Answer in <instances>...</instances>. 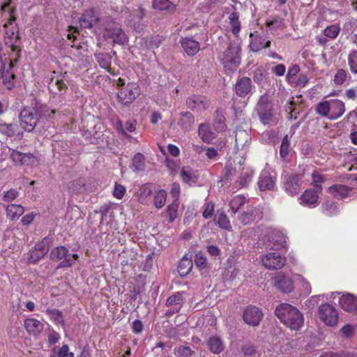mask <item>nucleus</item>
Wrapping results in <instances>:
<instances>
[{
    "label": "nucleus",
    "instance_id": "nucleus-18",
    "mask_svg": "<svg viewBox=\"0 0 357 357\" xmlns=\"http://www.w3.org/2000/svg\"><path fill=\"white\" fill-rule=\"evenodd\" d=\"M181 47L184 52L189 56H194L200 50V44L198 41L192 39V38L185 37L181 38L180 40Z\"/></svg>",
    "mask_w": 357,
    "mask_h": 357
},
{
    "label": "nucleus",
    "instance_id": "nucleus-1",
    "mask_svg": "<svg viewBox=\"0 0 357 357\" xmlns=\"http://www.w3.org/2000/svg\"><path fill=\"white\" fill-rule=\"evenodd\" d=\"M55 114V109L36 102L31 107H24L20 112L19 114L20 126L25 131L32 132L40 122V119H51L54 118Z\"/></svg>",
    "mask_w": 357,
    "mask_h": 357
},
{
    "label": "nucleus",
    "instance_id": "nucleus-44",
    "mask_svg": "<svg viewBox=\"0 0 357 357\" xmlns=\"http://www.w3.org/2000/svg\"><path fill=\"white\" fill-rule=\"evenodd\" d=\"M311 177L312 184L321 192L323 190L322 184L326 181V176L317 171H314Z\"/></svg>",
    "mask_w": 357,
    "mask_h": 357
},
{
    "label": "nucleus",
    "instance_id": "nucleus-20",
    "mask_svg": "<svg viewBox=\"0 0 357 357\" xmlns=\"http://www.w3.org/2000/svg\"><path fill=\"white\" fill-rule=\"evenodd\" d=\"M136 16H130L127 20V24L132 28L135 31L140 32L143 29L142 20L145 15V9L142 6H139L136 11Z\"/></svg>",
    "mask_w": 357,
    "mask_h": 357
},
{
    "label": "nucleus",
    "instance_id": "nucleus-32",
    "mask_svg": "<svg viewBox=\"0 0 357 357\" xmlns=\"http://www.w3.org/2000/svg\"><path fill=\"white\" fill-rule=\"evenodd\" d=\"M192 267V261L187 257H183L178 265V272L181 277H183L190 272Z\"/></svg>",
    "mask_w": 357,
    "mask_h": 357
},
{
    "label": "nucleus",
    "instance_id": "nucleus-34",
    "mask_svg": "<svg viewBox=\"0 0 357 357\" xmlns=\"http://www.w3.org/2000/svg\"><path fill=\"white\" fill-rule=\"evenodd\" d=\"M99 66L112 73L111 60L112 56L109 53H98L96 54Z\"/></svg>",
    "mask_w": 357,
    "mask_h": 357
},
{
    "label": "nucleus",
    "instance_id": "nucleus-14",
    "mask_svg": "<svg viewBox=\"0 0 357 357\" xmlns=\"http://www.w3.org/2000/svg\"><path fill=\"white\" fill-rule=\"evenodd\" d=\"M339 305L347 312H357V296L344 294L339 298Z\"/></svg>",
    "mask_w": 357,
    "mask_h": 357
},
{
    "label": "nucleus",
    "instance_id": "nucleus-31",
    "mask_svg": "<svg viewBox=\"0 0 357 357\" xmlns=\"http://www.w3.org/2000/svg\"><path fill=\"white\" fill-rule=\"evenodd\" d=\"M53 238L52 236H46L42 239L41 241L38 242L33 247V250L37 252H40L44 255H47L50 250V247L52 244Z\"/></svg>",
    "mask_w": 357,
    "mask_h": 357
},
{
    "label": "nucleus",
    "instance_id": "nucleus-5",
    "mask_svg": "<svg viewBox=\"0 0 357 357\" xmlns=\"http://www.w3.org/2000/svg\"><path fill=\"white\" fill-rule=\"evenodd\" d=\"M10 158L15 166H35L38 163L37 157L30 152H23L19 149H9Z\"/></svg>",
    "mask_w": 357,
    "mask_h": 357
},
{
    "label": "nucleus",
    "instance_id": "nucleus-10",
    "mask_svg": "<svg viewBox=\"0 0 357 357\" xmlns=\"http://www.w3.org/2000/svg\"><path fill=\"white\" fill-rule=\"evenodd\" d=\"M250 37V48L254 52H257L264 48L271 46V41L267 39L264 32L255 31L249 35Z\"/></svg>",
    "mask_w": 357,
    "mask_h": 357
},
{
    "label": "nucleus",
    "instance_id": "nucleus-35",
    "mask_svg": "<svg viewBox=\"0 0 357 357\" xmlns=\"http://www.w3.org/2000/svg\"><path fill=\"white\" fill-rule=\"evenodd\" d=\"M128 42V37L121 28L113 24V43L123 45Z\"/></svg>",
    "mask_w": 357,
    "mask_h": 357
},
{
    "label": "nucleus",
    "instance_id": "nucleus-12",
    "mask_svg": "<svg viewBox=\"0 0 357 357\" xmlns=\"http://www.w3.org/2000/svg\"><path fill=\"white\" fill-rule=\"evenodd\" d=\"M279 320L293 330H298L303 324V314H276Z\"/></svg>",
    "mask_w": 357,
    "mask_h": 357
},
{
    "label": "nucleus",
    "instance_id": "nucleus-4",
    "mask_svg": "<svg viewBox=\"0 0 357 357\" xmlns=\"http://www.w3.org/2000/svg\"><path fill=\"white\" fill-rule=\"evenodd\" d=\"M222 61L226 70L235 71L241 63L239 47L230 43L223 54Z\"/></svg>",
    "mask_w": 357,
    "mask_h": 357
},
{
    "label": "nucleus",
    "instance_id": "nucleus-28",
    "mask_svg": "<svg viewBox=\"0 0 357 357\" xmlns=\"http://www.w3.org/2000/svg\"><path fill=\"white\" fill-rule=\"evenodd\" d=\"M98 125H94L93 123H91L89 125H84V123L83 122V126H82V132H83V136L86 139H99L101 137H103L104 135H100V133L96 130V127Z\"/></svg>",
    "mask_w": 357,
    "mask_h": 357
},
{
    "label": "nucleus",
    "instance_id": "nucleus-43",
    "mask_svg": "<svg viewBox=\"0 0 357 357\" xmlns=\"http://www.w3.org/2000/svg\"><path fill=\"white\" fill-rule=\"evenodd\" d=\"M152 190L151 185L146 183L143 185L139 189V193L138 196L139 202L142 204H146L149 198L151 195Z\"/></svg>",
    "mask_w": 357,
    "mask_h": 357
},
{
    "label": "nucleus",
    "instance_id": "nucleus-56",
    "mask_svg": "<svg viewBox=\"0 0 357 357\" xmlns=\"http://www.w3.org/2000/svg\"><path fill=\"white\" fill-rule=\"evenodd\" d=\"M162 39L159 36H151L145 39V46L148 49H154L159 47Z\"/></svg>",
    "mask_w": 357,
    "mask_h": 357
},
{
    "label": "nucleus",
    "instance_id": "nucleus-51",
    "mask_svg": "<svg viewBox=\"0 0 357 357\" xmlns=\"http://www.w3.org/2000/svg\"><path fill=\"white\" fill-rule=\"evenodd\" d=\"M263 314H243V319L245 323L252 326H257L261 319Z\"/></svg>",
    "mask_w": 357,
    "mask_h": 357
},
{
    "label": "nucleus",
    "instance_id": "nucleus-33",
    "mask_svg": "<svg viewBox=\"0 0 357 357\" xmlns=\"http://www.w3.org/2000/svg\"><path fill=\"white\" fill-rule=\"evenodd\" d=\"M18 126L16 123H6L0 121V132L8 137H12L15 135Z\"/></svg>",
    "mask_w": 357,
    "mask_h": 357
},
{
    "label": "nucleus",
    "instance_id": "nucleus-38",
    "mask_svg": "<svg viewBox=\"0 0 357 357\" xmlns=\"http://www.w3.org/2000/svg\"><path fill=\"white\" fill-rule=\"evenodd\" d=\"M24 211V209L21 205L10 204L6 208V215L11 220L18 218Z\"/></svg>",
    "mask_w": 357,
    "mask_h": 357
},
{
    "label": "nucleus",
    "instance_id": "nucleus-54",
    "mask_svg": "<svg viewBox=\"0 0 357 357\" xmlns=\"http://www.w3.org/2000/svg\"><path fill=\"white\" fill-rule=\"evenodd\" d=\"M0 78L3 79V84L7 88L8 90H11L15 86V80L16 79V75L14 73L6 74L5 75H1Z\"/></svg>",
    "mask_w": 357,
    "mask_h": 357
},
{
    "label": "nucleus",
    "instance_id": "nucleus-9",
    "mask_svg": "<svg viewBox=\"0 0 357 357\" xmlns=\"http://www.w3.org/2000/svg\"><path fill=\"white\" fill-rule=\"evenodd\" d=\"M188 108L195 112H202L210 106V100L204 95H192L186 100Z\"/></svg>",
    "mask_w": 357,
    "mask_h": 357
},
{
    "label": "nucleus",
    "instance_id": "nucleus-60",
    "mask_svg": "<svg viewBox=\"0 0 357 357\" xmlns=\"http://www.w3.org/2000/svg\"><path fill=\"white\" fill-rule=\"evenodd\" d=\"M347 77V73L344 69H339L334 76V82L337 85L342 84Z\"/></svg>",
    "mask_w": 357,
    "mask_h": 357
},
{
    "label": "nucleus",
    "instance_id": "nucleus-2",
    "mask_svg": "<svg viewBox=\"0 0 357 357\" xmlns=\"http://www.w3.org/2000/svg\"><path fill=\"white\" fill-rule=\"evenodd\" d=\"M116 85L121 87L117 93V99L119 102L128 105L132 102L141 93L139 86L137 83L129 82L126 86L125 80L118 78Z\"/></svg>",
    "mask_w": 357,
    "mask_h": 357
},
{
    "label": "nucleus",
    "instance_id": "nucleus-64",
    "mask_svg": "<svg viewBox=\"0 0 357 357\" xmlns=\"http://www.w3.org/2000/svg\"><path fill=\"white\" fill-rule=\"evenodd\" d=\"M299 283L301 287V291L305 296L309 295L311 293V285L310 282L303 276H299Z\"/></svg>",
    "mask_w": 357,
    "mask_h": 357
},
{
    "label": "nucleus",
    "instance_id": "nucleus-52",
    "mask_svg": "<svg viewBox=\"0 0 357 357\" xmlns=\"http://www.w3.org/2000/svg\"><path fill=\"white\" fill-rule=\"evenodd\" d=\"M252 171L247 170L245 172L243 173L242 175L236 181V184L238 187L240 188L247 187L248 183H250V181H252Z\"/></svg>",
    "mask_w": 357,
    "mask_h": 357
},
{
    "label": "nucleus",
    "instance_id": "nucleus-26",
    "mask_svg": "<svg viewBox=\"0 0 357 357\" xmlns=\"http://www.w3.org/2000/svg\"><path fill=\"white\" fill-rule=\"evenodd\" d=\"M291 151L290 146V139L288 135H286L282 140L280 148V158L285 162H289L290 159L289 155Z\"/></svg>",
    "mask_w": 357,
    "mask_h": 357
},
{
    "label": "nucleus",
    "instance_id": "nucleus-47",
    "mask_svg": "<svg viewBox=\"0 0 357 357\" xmlns=\"http://www.w3.org/2000/svg\"><path fill=\"white\" fill-rule=\"evenodd\" d=\"M340 30L341 28L339 24H332L325 28L324 35L329 39L334 40L338 36Z\"/></svg>",
    "mask_w": 357,
    "mask_h": 357
},
{
    "label": "nucleus",
    "instance_id": "nucleus-22",
    "mask_svg": "<svg viewBox=\"0 0 357 357\" xmlns=\"http://www.w3.org/2000/svg\"><path fill=\"white\" fill-rule=\"evenodd\" d=\"M52 151L54 157L56 158L61 159V157L69 158L70 145L65 141H55L52 143Z\"/></svg>",
    "mask_w": 357,
    "mask_h": 357
},
{
    "label": "nucleus",
    "instance_id": "nucleus-23",
    "mask_svg": "<svg viewBox=\"0 0 357 357\" xmlns=\"http://www.w3.org/2000/svg\"><path fill=\"white\" fill-rule=\"evenodd\" d=\"M44 324L35 319H27L24 321L26 331L33 336H38L44 329Z\"/></svg>",
    "mask_w": 357,
    "mask_h": 357
},
{
    "label": "nucleus",
    "instance_id": "nucleus-13",
    "mask_svg": "<svg viewBox=\"0 0 357 357\" xmlns=\"http://www.w3.org/2000/svg\"><path fill=\"white\" fill-rule=\"evenodd\" d=\"M327 192L337 199H344L354 195L353 188L344 184H334L327 189Z\"/></svg>",
    "mask_w": 357,
    "mask_h": 357
},
{
    "label": "nucleus",
    "instance_id": "nucleus-61",
    "mask_svg": "<svg viewBox=\"0 0 357 357\" xmlns=\"http://www.w3.org/2000/svg\"><path fill=\"white\" fill-rule=\"evenodd\" d=\"M183 300V294L181 292H177L176 294L169 296L167 300V305L169 306L173 305H180Z\"/></svg>",
    "mask_w": 357,
    "mask_h": 357
},
{
    "label": "nucleus",
    "instance_id": "nucleus-37",
    "mask_svg": "<svg viewBox=\"0 0 357 357\" xmlns=\"http://www.w3.org/2000/svg\"><path fill=\"white\" fill-rule=\"evenodd\" d=\"M229 20L232 33L235 36H238L241 28L238 13L232 12L229 16Z\"/></svg>",
    "mask_w": 357,
    "mask_h": 357
},
{
    "label": "nucleus",
    "instance_id": "nucleus-58",
    "mask_svg": "<svg viewBox=\"0 0 357 357\" xmlns=\"http://www.w3.org/2000/svg\"><path fill=\"white\" fill-rule=\"evenodd\" d=\"M176 353L178 357H191L194 351L188 346L181 345L176 348Z\"/></svg>",
    "mask_w": 357,
    "mask_h": 357
},
{
    "label": "nucleus",
    "instance_id": "nucleus-45",
    "mask_svg": "<svg viewBox=\"0 0 357 357\" xmlns=\"http://www.w3.org/2000/svg\"><path fill=\"white\" fill-rule=\"evenodd\" d=\"M116 129L119 132L122 133L123 135H126V131L132 132L136 129V121H128L125 124V128H123V123L121 121H117L116 123Z\"/></svg>",
    "mask_w": 357,
    "mask_h": 357
},
{
    "label": "nucleus",
    "instance_id": "nucleus-25",
    "mask_svg": "<svg viewBox=\"0 0 357 357\" xmlns=\"http://www.w3.org/2000/svg\"><path fill=\"white\" fill-rule=\"evenodd\" d=\"M214 221L222 229L230 231L231 225L230 220L222 209H218L214 216Z\"/></svg>",
    "mask_w": 357,
    "mask_h": 357
},
{
    "label": "nucleus",
    "instance_id": "nucleus-29",
    "mask_svg": "<svg viewBox=\"0 0 357 357\" xmlns=\"http://www.w3.org/2000/svg\"><path fill=\"white\" fill-rule=\"evenodd\" d=\"M322 213L329 217H333L338 213L339 208L337 204L333 200H327L321 205Z\"/></svg>",
    "mask_w": 357,
    "mask_h": 357
},
{
    "label": "nucleus",
    "instance_id": "nucleus-7",
    "mask_svg": "<svg viewBox=\"0 0 357 357\" xmlns=\"http://www.w3.org/2000/svg\"><path fill=\"white\" fill-rule=\"evenodd\" d=\"M69 190L74 194H79L84 192H91L96 189L93 179L85 180L84 178L70 181L68 183Z\"/></svg>",
    "mask_w": 357,
    "mask_h": 357
},
{
    "label": "nucleus",
    "instance_id": "nucleus-36",
    "mask_svg": "<svg viewBox=\"0 0 357 357\" xmlns=\"http://www.w3.org/2000/svg\"><path fill=\"white\" fill-rule=\"evenodd\" d=\"M247 199L243 195L235 196L229 202V206L232 212L235 214L246 204Z\"/></svg>",
    "mask_w": 357,
    "mask_h": 357
},
{
    "label": "nucleus",
    "instance_id": "nucleus-8",
    "mask_svg": "<svg viewBox=\"0 0 357 357\" xmlns=\"http://www.w3.org/2000/svg\"><path fill=\"white\" fill-rule=\"evenodd\" d=\"M68 250L64 246H57L52 250L50 253L51 260L57 261L63 259L57 266L56 268L70 267L73 261L68 256Z\"/></svg>",
    "mask_w": 357,
    "mask_h": 357
},
{
    "label": "nucleus",
    "instance_id": "nucleus-49",
    "mask_svg": "<svg viewBox=\"0 0 357 357\" xmlns=\"http://www.w3.org/2000/svg\"><path fill=\"white\" fill-rule=\"evenodd\" d=\"M225 118L224 115L218 110L216 111V116L214 120V128L217 132H222L226 130V124L225 123Z\"/></svg>",
    "mask_w": 357,
    "mask_h": 357
},
{
    "label": "nucleus",
    "instance_id": "nucleus-57",
    "mask_svg": "<svg viewBox=\"0 0 357 357\" xmlns=\"http://www.w3.org/2000/svg\"><path fill=\"white\" fill-rule=\"evenodd\" d=\"M144 156L140 153H136L132 158V167L135 170H141L144 166Z\"/></svg>",
    "mask_w": 357,
    "mask_h": 357
},
{
    "label": "nucleus",
    "instance_id": "nucleus-62",
    "mask_svg": "<svg viewBox=\"0 0 357 357\" xmlns=\"http://www.w3.org/2000/svg\"><path fill=\"white\" fill-rule=\"evenodd\" d=\"M61 340V335H59L52 328H49L47 331V342L50 345H53V344H56Z\"/></svg>",
    "mask_w": 357,
    "mask_h": 357
},
{
    "label": "nucleus",
    "instance_id": "nucleus-50",
    "mask_svg": "<svg viewBox=\"0 0 357 357\" xmlns=\"http://www.w3.org/2000/svg\"><path fill=\"white\" fill-rule=\"evenodd\" d=\"M320 319L324 324L329 326H335L338 322V314H320Z\"/></svg>",
    "mask_w": 357,
    "mask_h": 357
},
{
    "label": "nucleus",
    "instance_id": "nucleus-19",
    "mask_svg": "<svg viewBox=\"0 0 357 357\" xmlns=\"http://www.w3.org/2000/svg\"><path fill=\"white\" fill-rule=\"evenodd\" d=\"M275 286L284 294L290 293L294 289L293 280L284 275H280L275 278Z\"/></svg>",
    "mask_w": 357,
    "mask_h": 357
},
{
    "label": "nucleus",
    "instance_id": "nucleus-40",
    "mask_svg": "<svg viewBox=\"0 0 357 357\" xmlns=\"http://www.w3.org/2000/svg\"><path fill=\"white\" fill-rule=\"evenodd\" d=\"M96 20L91 11H86L80 17L79 23L82 28H91Z\"/></svg>",
    "mask_w": 357,
    "mask_h": 357
},
{
    "label": "nucleus",
    "instance_id": "nucleus-27",
    "mask_svg": "<svg viewBox=\"0 0 357 357\" xmlns=\"http://www.w3.org/2000/svg\"><path fill=\"white\" fill-rule=\"evenodd\" d=\"M206 344H208L209 350L215 354H219L225 348L222 340L220 337L217 336L211 337Z\"/></svg>",
    "mask_w": 357,
    "mask_h": 357
},
{
    "label": "nucleus",
    "instance_id": "nucleus-46",
    "mask_svg": "<svg viewBox=\"0 0 357 357\" xmlns=\"http://www.w3.org/2000/svg\"><path fill=\"white\" fill-rule=\"evenodd\" d=\"M317 114L329 119V100L319 102L315 107Z\"/></svg>",
    "mask_w": 357,
    "mask_h": 357
},
{
    "label": "nucleus",
    "instance_id": "nucleus-15",
    "mask_svg": "<svg viewBox=\"0 0 357 357\" xmlns=\"http://www.w3.org/2000/svg\"><path fill=\"white\" fill-rule=\"evenodd\" d=\"M276 177L275 174L268 171H262L258 181V185L261 191L271 190L275 185Z\"/></svg>",
    "mask_w": 357,
    "mask_h": 357
},
{
    "label": "nucleus",
    "instance_id": "nucleus-6",
    "mask_svg": "<svg viewBox=\"0 0 357 357\" xmlns=\"http://www.w3.org/2000/svg\"><path fill=\"white\" fill-rule=\"evenodd\" d=\"M302 179L301 174H287L282 177V188L287 194L296 195L300 191Z\"/></svg>",
    "mask_w": 357,
    "mask_h": 357
},
{
    "label": "nucleus",
    "instance_id": "nucleus-17",
    "mask_svg": "<svg viewBox=\"0 0 357 357\" xmlns=\"http://www.w3.org/2000/svg\"><path fill=\"white\" fill-rule=\"evenodd\" d=\"M236 94L241 98H245L252 91V84L250 78L243 77L237 80L234 86Z\"/></svg>",
    "mask_w": 357,
    "mask_h": 357
},
{
    "label": "nucleus",
    "instance_id": "nucleus-41",
    "mask_svg": "<svg viewBox=\"0 0 357 357\" xmlns=\"http://www.w3.org/2000/svg\"><path fill=\"white\" fill-rule=\"evenodd\" d=\"M181 180L186 183L195 182L197 176L195 172L190 167H183L180 172Z\"/></svg>",
    "mask_w": 357,
    "mask_h": 357
},
{
    "label": "nucleus",
    "instance_id": "nucleus-42",
    "mask_svg": "<svg viewBox=\"0 0 357 357\" xmlns=\"http://www.w3.org/2000/svg\"><path fill=\"white\" fill-rule=\"evenodd\" d=\"M167 200V192L165 190L160 189L156 191L153 195V205L157 208H162Z\"/></svg>",
    "mask_w": 357,
    "mask_h": 357
},
{
    "label": "nucleus",
    "instance_id": "nucleus-39",
    "mask_svg": "<svg viewBox=\"0 0 357 357\" xmlns=\"http://www.w3.org/2000/svg\"><path fill=\"white\" fill-rule=\"evenodd\" d=\"M153 7L159 10H169L173 12L175 10L174 5L169 0H153Z\"/></svg>",
    "mask_w": 357,
    "mask_h": 357
},
{
    "label": "nucleus",
    "instance_id": "nucleus-53",
    "mask_svg": "<svg viewBox=\"0 0 357 357\" xmlns=\"http://www.w3.org/2000/svg\"><path fill=\"white\" fill-rule=\"evenodd\" d=\"M178 208V203L173 202L169 206H168L166 213L169 217V222H173L177 217V211Z\"/></svg>",
    "mask_w": 357,
    "mask_h": 357
},
{
    "label": "nucleus",
    "instance_id": "nucleus-55",
    "mask_svg": "<svg viewBox=\"0 0 357 357\" xmlns=\"http://www.w3.org/2000/svg\"><path fill=\"white\" fill-rule=\"evenodd\" d=\"M348 63L351 71L354 74H357V50H353L349 53Z\"/></svg>",
    "mask_w": 357,
    "mask_h": 357
},
{
    "label": "nucleus",
    "instance_id": "nucleus-24",
    "mask_svg": "<svg viewBox=\"0 0 357 357\" xmlns=\"http://www.w3.org/2000/svg\"><path fill=\"white\" fill-rule=\"evenodd\" d=\"M181 117L178 121V126L184 131H189L192 129L195 118L192 114L190 112H181Z\"/></svg>",
    "mask_w": 357,
    "mask_h": 357
},
{
    "label": "nucleus",
    "instance_id": "nucleus-59",
    "mask_svg": "<svg viewBox=\"0 0 357 357\" xmlns=\"http://www.w3.org/2000/svg\"><path fill=\"white\" fill-rule=\"evenodd\" d=\"M275 312H300L299 310L293 305L283 303L276 307Z\"/></svg>",
    "mask_w": 357,
    "mask_h": 357
},
{
    "label": "nucleus",
    "instance_id": "nucleus-21",
    "mask_svg": "<svg viewBox=\"0 0 357 357\" xmlns=\"http://www.w3.org/2000/svg\"><path fill=\"white\" fill-rule=\"evenodd\" d=\"M319 190L313 189L305 190L300 197L301 204L303 206H314L318 203Z\"/></svg>",
    "mask_w": 357,
    "mask_h": 357
},
{
    "label": "nucleus",
    "instance_id": "nucleus-30",
    "mask_svg": "<svg viewBox=\"0 0 357 357\" xmlns=\"http://www.w3.org/2000/svg\"><path fill=\"white\" fill-rule=\"evenodd\" d=\"M199 136L204 142L209 143L215 138V134L211 131L209 126L202 123L198 130Z\"/></svg>",
    "mask_w": 357,
    "mask_h": 357
},
{
    "label": "nucleus",
    "instance_id": "nucleus-63",
    "mask_svg": "<svg viewBox=\"0 0 357 357\" xmlns=\"http://www.w3.org/2000/svg\"><path fill=\"white\" fill-rule=\"evenodd\" d=\"M45 255L40 252L35 251L33 249L31 250L29 254L28 261L29 263L36 264L43 259Z\"/></svg>",
    "mask_w": 357,
    "mask_h": 357
},
{
    "label": "nucleus",
    "instance_id": "nucleus-48",
    "mask_svg": "<svg viewBox=\"0 0 357 357\" xmlns=\"http://www.w3.org/2000/svg\"><path fill=\"white\" fill-rule=\"evenodd\" d=\"M50 89L52 86H55L56 87L57 91L53 92L54 94H59L60 96L64 95L66 93V90L68 86L66 83L63 79H56L54 83H53V79H51V83L50 84Z\"/></svg>",
    "mask_w": 357,
    "mask_h": 357
},
{
    "label": "nucleus",
    "instance_id": "nucleus-11",
    "mask_svg": "<svg viewBox=\"0 0 357 357\" xmlns=\"http://www.w3.org/2000/svg\"><path fill=\"white\" fill-rule=\"evenodd\" d=\"M264 266L270 270H278L282 268L286 263L284 256L278 252H268L262 257Z\"/></svg>",
    "mask_w": 357,
    "mask_h": 357
},
{
    "label": "nucleus",
    "instance_id": "nucleus-3",
    "mask_svg": "<svg viewBox=\"0 0 357 357\" xmlns=\"http://www.w3.org/2000/svg\"><path fill=\"white\" fill-rule=\"evenodd\" d=\"M257 114L264 125H271L275 122L273 107L268 97L261 96L256 106Z\"/></svg>",
    "mask_w": 357,
    "mask_h": 357
},
{
    "label": "nucleus",
    "instance_id": "nucleus-16",
    "mask_svg": "<svg viewBox=\"0 0 357 357\" xmlns=\"http://www.w3.org/2000/svg\"><path fill=\"white\" fill-rule=\"evenodd\" d=\"M345 112L344 102L338 99L329 100V120L340 118Z\"/></svg>",
    "mask_w": 357,
    "mask_h": 357
}]
</instances>
